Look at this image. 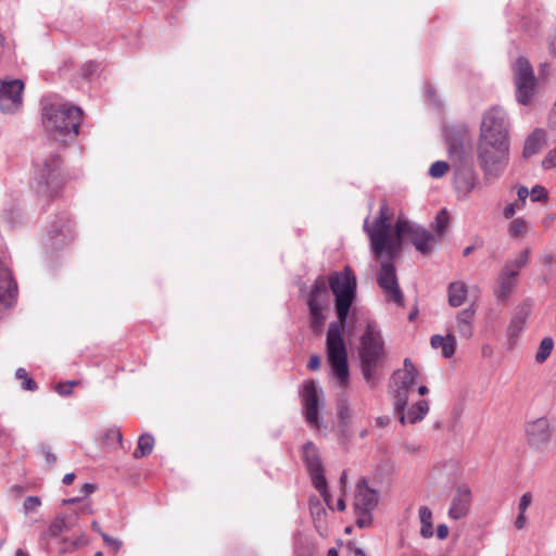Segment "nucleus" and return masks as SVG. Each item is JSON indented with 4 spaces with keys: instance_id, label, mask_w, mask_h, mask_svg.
<instances>
[{
    "instance_id": "nucleus-29",
    "label": "nucleus",
    "mask_w": 556,
    "mask_h": 556,
    "mask_svg": "<svg viewBox=\"0 0 556 556\" xmlns=\"http://www.w3.org/2000/svg\"><path fill=\"white\" fill-rule=\"evenodd\" d=\"M468 288L464 281L451 282L447 287V301L452 307L463 305L467 299Z\"/></svg>"
},
{
    "instance_id": "nucleus-38",
    "label": "nucleus",
    "mask_w": 556,
    "mask_h": 556,
    "mask_svg": "<svg viewBox=\"0 0 556 556\" xmlns=\"http://www.w3.org/2000/svg\"><path fill=\"white\" fill-rule=\"evenodd\" d=\"M448 168L450 166L445 161H437L430 166L429 175L432 178H441L447 173Z\"/></svg>"
},
{
    "instance_id": "nucleus-48",
    "label": "nucleus",
    "mask_w": 556,
    "mask_h": 556,
    "mask_svg": "<svg viewBox=\"0 0 556 556\" xmlns=\"http://www.w3.org/2000/svg\"><path fill=\"white\" fill-rule=\"evenodd\" d=\"M40 451L46 459V463L50 466H52L55 460H56V457L55 455L51 452L50 447L48 445H41L40 447Z\"/></svg>"
},
{
    "instance_id": "nucleus-32",
    "label": "nucleus",
    "mask_w": 556,
    "mask_h": 556,
    "mask_svg": "<svg viewBox=\"0 0 556 556\" xmlns=\"http://www.w3.org/2000/svg\"><path fill=\"white\" fill-rule=\"evenodd\" d=\"M419 519L421 523L420 535L429 539L433 535L432 511L427 506L419 508Z\"/></svg>"
},
{
    "instance_id": "nucleus-17",
    "label": "nucleus",
    "mask_w": 556,
    "mask_h": 556,
    "mask_svg": "<svg viewBox=\"0 0 556 556\" xmlns=\"http://www.w3.org/2000/svg\"><path fill=\"white\" fill-rule=\"evenodd\" d=\"M320 391L314 381L308 380L303 383L301 391L303 414L306 424L311 427H319L318 408L320 405Z\"/></svg>"
},
{
    "instance_id": "nucleus-51",
    "label": "nucleus",
    "mask_w": 556,
    "mask_h": 556,
    "mask_svg": "<svg viewBox=\"0 0 556 556\" xmlns=\"http://www.w3.org/2000/svg\"><path fill=\"white\" fill-rule=\"evenodd\" d=\"M307 367L311 370L319 369V367H320V357L318 355H312L309 361H308Z\"/></svg>"
},
{
    "instance_id": "nucleus-4",
    "label": "nucleus",
    "mask_w": 556,
    "mask_h": 556,
    "mask_svg": "<svg viewBox=\"0 0 556 556\" xmlns=\"http://www.w3.org/2000/svg\"><path fill=\"white\" fill-rule=\"evenodd\" d=\"M64 184L63 161L56 153L38 156L34 161L31 188L39 197L54 198Z\"/></svg>"
},
{
    "instance_id": "nucleus-56",
    "label": "nucleus",
    "mask_w": 556,
    "mask_h": 556,
    "mask_svg": "<svg viewBox=\"0 0 556 556\" xmlns=\"http://www.w3.org/2000/svg\"><path fill=\"white\" fill-rule=\"evenodd\" d=\"M526 513H520L518 514L517 518H516V521H515V527L517 529H522L526 525V516H525Z\"/></svg>"
},
{
    "instance_id": "nucleus-20",
    "label": "nucleus",
    "mask_w": 556,
    "mask_h": 556,
    "mask_svg": "<svg viewBox=\"0 0 556 556\" xmlns=\"http://www.w3.org/2000/svg\"><path fill=\"white\" fill-rule=\"evenodd\" d=\"M466 140L467 131L465 129L446 135L448 155L454 163H467L469 155L466 149Z\"/></svg>"
},
{
    "instance_id": "nucleus-40",
    "label": "nucleus",
    "mask_w": 556,
    "mask_h": 556,
    "mask_svg": "<svg viewBox=\"0 0 556 556\" xmlns=\"http://www.w3.org/2000/svg\"><path fill=\"white\" fill-rule=\"evenodd\" d=\"M99 70H100L99 63H97L94 61H89V62L83 64V66L80 68V73H81L83 78L89 79L93 75H96L99 72Z\"/></svg>"
},
{
    "instance_id": "nucleus-6",
    "label": "nucleus",
    "mask_w": 556,
    "mask_h": 556,
    "mask_svg": "<svg viewBox=\"0 0 556 556\" xmlns=\"http://www.w3.org/2000/svg\"><path fill=\"white\" fill-rule=\"evenodd\" d=\"M509 143L478 138L477 160L486 179L498 178L509 161Z\"/></svg>"
},
{
    "instance_id": "nucleus-49",
    "label": "nucleus",
    "mask_w": 556,
    "mask_h": 556,
    "mask_svg": "<svg viewBox=\"0 0 556 556\" xmlns=\"http://www.w3.org/2000/svg\"><path fill=\"white\" fill-rule=\"evenodd\" d=\"M531 502H532V496L530 493H525L520 501H519V505H518V509L520 513H526L527 509L529 508V506L531 505Z\"/></svg>"
},
{
    "instance_id": "nucleus-1",
    "label": "nucleus",
    "mask_w": 556,
    "mask_h": 556,
    "mask_svg": "<svg viewBox=\"0 0 556 556\" xmlns=\"http://www.w3.org/2000/svg\"><path fill=\"white\" fill-rule=\"evenodd\" d=\"M329 286L336 298L338 321L329 325L326 337L327 362L338 383L346 388L350 382L348 351L342 328L346 323L350 307L356 294V278L350 267L334 271L329 277Z\"/></svg>"
},
{
    "instance_id": "nucleus-43",
    "label": "nucleus",
    "mask_w": 556,
    "mask_h": 556,
    "mask_svg": "<svg viewBox=\"0 0 556 556\" xmlns=\"http://www.w3.org/2000/svg\"><path fill=\"white\" fill-rule=\"evenodd\" d=\"M154 445V439L150 434H141V456L149 455Z\"/></svg>"
},
{
    "instance_id": "nucleus-13",
    "label": "nucleus",
    "mask_w": 556,
    "mask_h": 556,
    "mask_svg": "<svg viewBox=\"0 0 556 556\" xmlns=\"http://www.w3.org/2000/svg\"><path fill=\"white\" fill-rule=\"evenodd\" d=\"M17 285L9 267L7 248L0 242V318L16 301Z\"/></svg>"
},
{
    "instance_id": "nucleus-14",
    "label": "nucleus",
    "mask_w": 556,
    "mask_h": 556,
    "mask_svg": "<svg viewBox=\"0 0 556 556\" xmlns=\"http://www.w3.org/2000/svg\"><path fill=\"white\" fill-rule=\"evenodd\" d=\"M419 371L409 358L404 361V369L395 372L394 380L397 384V391L394 402L395 410H403L407 406L409 393L414 390Z\"/></svg>"
},
{
    "instance_id": "nucleus-59",
    "label": "nucleus",
    "mask_w": 556,
    "mask_h": 556,
    "mask_svg": "<svg viewBox=\"0 0 556 556\" xmlns=\"http://www.w3.org/2000/svg\"><path fill=\"white\" fill-rule=\"evenodd\" d=\"M425 92H426L427 97L429 98V100L434 101L435 90L431 86H427Z\"/></svg>"
},
{
    "instance_id": "nucleus-41",
    "label": "nucleus",
    "mask_w": 556,
    "mask_h": 556,
    "mask_svg": "<svg viewBox=\"0 0 556 556\" xmlns=\"http://www.w3.org/2000/svg\"><path fill=\"white\" fill-rule=\"evenodd\" d=\"M22 218V214L17 208H8L3 213V219L11 226L14 227L17 223H20Z\"/></svg>"
},
{
    "instance_id": "nucleus-7",
    "label": "nucleus",
    "mask_w": 556,
    "mask_h": 556,
    "mask_svg": "<svg viewBox=\"0 0 556 556\" xmlns=\"http://www.w3.org/2000/svg\"><path fill=\"white\" fill-rule=\"evenodd\" d=\"M78 515L56 516L47 530L42 531L38 539L40 549L47 553L67 552V541L63 539V533L75 526Z\"/></svg>"
},
{
    "instance_id": "nucleus-42",
    "label": "nucleus",
    "mask_w": 556,
    "mask_h": 556,
    "mask_svg": "<svg viewBox=\"0 0 556 556\" xmlns=\"http://www.w3.org/2000/svg\"><path fill=\"white\" fill-rule=\"evenodd\" d=\"M101 536L105 546L113 553H116L122 547V542L115 538L110 536L109 534L101 532Z\"/></svg>"
},
{
    "instance_id": "nucleus-12",
    "label": "nucleus",
    "mask_w": 556,
    "mask_h": 556,
    "mask_svg": "<svg viewBox=\"0 0 556 556\" xmlns=\"http://www.w3.org/2000/svg\"><path fill=\"white\" fill-rule=\"evenodd\" d=\"M75 238L74 223L67 213H61L53 219L47 230L46 248L51 251H58Z\"/></svg>"
},
{
    "instance_id": "nucleus-61",
    "label": "nucleus",
    "mask_w": 556,
    "mask_h": 556,
    "mask_svg": "<svg viewBox=\"0 0 556 556\" xmlns=\"http://www.w3.org/2000/svg\"><path fill=\"white\" fill-rule=\"evenodd\" d=\"M526 202L517 200L516 202H513L511 205H515V211H521L525 207Z\"/></svg>"
},
{
    "instance_id": "nucleus-33",
    "label": "nucleus",
    "mask_w": 556,
    "mask_h": 556,
    "mask_svg": "<svg viewBox=\"0 0 556 556\" xmlns=\"http://www.w3.org/2000/svg\"><path fill=\"white\" fill-rule=\"evenodd\" d=\"M530 249L526 248L521 250L514 260H509L503 267H508L511 271H515L519 276L520 270L528 264L530 257Z\"/></svg>"
},
{
    "instance_id": "nucleus-55",
    "label": "nucleus",
    "mask_w": 556,
    "mask_h": 556,
    "mask_svg": "<svg viewBox=\"0 0 556 556\" xmlns=\"http://www.w3.org/2000/svg\"><path fill=\"white\" fill-rule=\"evenodd\" d=\"M517 195L518 200L526 202L527 198L530 195V191L527 187L521 186L518 188Z\"/></svg>"
},
{
    "instance_id": "nucleus-30",
    "label": "nucleus",
    "mask_w": 556,
    "mask_h": 556,
    "mask_svg": "<svg viewBox=\"0 0 556 556\" xmlns=\"http://www.w3.org/2000/svg\"><path fill=\"white\" fill-rule=\"evenodd\" d=\"M101 442L106 451H116L123 446V434L117 427H111L102 433Z\"/></svg>"
},
{
    "instance_id": "nucleus-64",
    "label": "nucleus",
    "mask_w": 556,
    "mask_h": 556,
    "mask_svg": "<svg viewBox=\"0 0 556 556\" xmlns=\"http://www.w3.org/2000/svg\"><path fill=\"white\" fill-rule=\"evenodd\" d=\"M14 556H29V555L26 551L18 548Z\"/></svg>"
},
{
    "instance_id": "nucleus-54",
    "label": "nucleus",
    "mask_w": 556,
    "mask_h": 556,
    "mask_svg": "<svg viewBox=\"0 0 556 556\" xmlns=\"http://www.w3.org/2000/svg\"><path fill=\"white\" fill-rule=\"evenodd\" d=\"M96 490V485L92 484V483H84L81 489H80V493L83 494V496H87L89 494H91L92 492H94Z\"/></svg>"
},
{
    "instance_id": "nucleus-58",
    "label": "nucleus",
    "mask_w": 556,
    "mask_h": 556,
    "mask_svg": "<svg viewBox=\"0 0 556 556\" xmlns=\"http://www.w3.org/2000/svg\"><path fill=\"white\" fill-rule=\"evenodd\" d=\"M75 479V473L71 472V473H66L64 477H63V480L62 482L66 485L68 484H72L73 481Z\"/></svg>"
},
{
    "instance_id": "nucleus-3",
    "label": "nucleus",
    "mask_w": 556,
    "mask_h": 556,
    "mask_svg": "<svg viewBox=\"0 0 556 556\" xmlns=\"http://www.w3.org/2000/svg\"><path fill=\"white\" fill-rule=\"evenodd\" d=\"M84 111L70 102L42 101V123L52 138L60 142H71L79 134Z\"/></svg>"
},
{
    "instance_id": "nucleus-44",
    "label": "nucleus",
    "mask_w": 556,
    "mask_h": 556,
    "mask_svg": "<svg viewBox=\"0 0 556 556\" xmlns=\"http://www.w3.org/2000/svg\"><path fill=\"white\" fill-rule=\"evenodd\" d=\"M74 386H76V381L60 382L55 387V391L62 396H68L72 394Z\"/></svg>"
},
{
    "instance_id": "nucleus-45",
    "label": "nucleus",
    "mask_w": 556,
    "mask_h": 556,
    "mask_svg": "<svg viewBox=\"0 0 556 556\" xmlns=\"http://www.w3.org/2000/svg\"><path fill=\"white\" fill-rule=\"evenodd\" d=\"M530 198L533 202H539L547 198L546 190L541 186H534L530 191Z\"/></svg>"
},
{
    "instance_id": "nucleus-24",
    "label": "nucleus",
    "mask_w": 556,
    "mask_h": 556,
    "mask_svg": "<svg viewBox=\"0 0 556 556\" xmlns=\"http://www.w3.org/2000/svg\"><path fill=\"white\" fill-rule=\"evenodd\" d=\"M456 169H455V178H454V182H455V187L458 191L460 192H465V193H469L471 192L476 185H477V178H476V174L475 172L472 170V168L470 166H466V163H458V165H456Z\"/></svg>"
},
{
    "instance_id": "nucleus-21",
    "label": "nucleus",
    "mask_w": 556,
    "mask_h": 556,
    "mask_svg": "<svg viewBox=\"0 0 556 556\" xmlns=\"http://www.w3.org/2000/svg\"><path fill=\"white\" fill-rule=\"evenodd\" d=\"M471 504V490L467 484H460L453 497L448 516L455 520L467 515Z\"/></svg>"
},
{
    "instance_id": "nucleus-15",
    "label": "nucleus",
    "mask_w": 556,
    "mask_h": 556,
    "mask_svg": "<svg viewBox=\"0 0 556 556\" xmlns=\"http://www.w3.org/2000/svg\"><path fill=\"white\" fill-rule=\"evenodd\" d=\"M383 257H386V261L381 262V268L377 277L378 285L383 290L386 294V300L388 302H392L399 306H403L404 296L397 282L393 258L382 256L380 260H382Z\"/></svg>"
},
{
    "instance_id": "nucleus-28",
    "label": "nucleus",
    "mask_w": 556,
    "mask_h": 556,
    "mask_svg": "<svg viewBox=\"0 0 556 556\" xmlns=\"http://www.w3.org/2000/svg\"><path fill=\"white\" fill-rule=\"evenodd\" d=\"M433 349H441L444 358H451L456 351V338L453 333L448 332L445 337L441 334H433L430 339Z\"/></svg>"
},
{
    "instance_id": "nucleus-57",
    "label": "nucleus",
    "mask_w": 556,
    "mask_h": 556,
    "mask_svg": "<svg viewBox=\"0 0 556 556\" xmlns=\"http://www.w3.org/2000/svg\"><path fill=\"white\" fill-rule=\"evenodd\" d=\"M548 50L553 56H556V36L549 38Z\"/></svg>"
},
{
    "instance_id": "nucleus-47",
    "label": "nucleus",
    "mask_w": 556,
    "mask_h": 556,
    "mask_svg": "<svg viewBox=\"0 0 556 556\" xmlns=\"http://www.w3.org/2000/svg\"><path fill=\"white\" fill-rule=\"evenodd\" d=\"M402 447L406 453H418L421 450V445L416 441H404Z\"/></svg>"
},
{
    "instance_id": "nucleus-60",
    "label": "nucleus",
    "mask_w": 556,
    "mask_h": 556,
    "mask_svg": "<svg viewBox=\"0 0 556 556\" xmlns=\"http://www.w3.org/2000/svg\"><path fill=\"white\" fill-rule=\"evenodd\" d=\"M336 508H337L339 511H343V510L345 509V502H344V498H343V497H340V498L337 501Z\"/></svg>"
},
{
    "instance_id": "nucleus-25",
    "label": "nucleus",
    "mask_w": 556,
    "mask_h": 556,
    "mask_svg": "<svg viewBox=\"0 0 556 556\" xmlns=\"http://www.w3.org/2000/svg\"><path fill=\"white\" fill-rule=\"evenodd\" d=\"M530 313V303H522L518 306L507 328V334L509 338L515 339L521 333Z\"/></svg>"
},
{
    "instance_id": "nucleus-35",
    "label": "nucleus",
    "mask_w": 556,
    "mask_h": 556,
    "mask_svg": "<svg viewBox=\"0 0 556 556\" xmlns=\"http://www.w3.org/2000/svg\"><path fill=\"white\" fill-rule=\"evenodd\" d=\"M553 348H554L553 339L549 337L544 338L540 343L539 351L536 352V355H535V361L538 363L545 362L547 359V357L551 355Z\"/></svg>"
},
{
    "instance_id": "nucleus-39",
    "label": "nucleus",
    "mask_w": 556,
    "mask_h": 556,
    "mask_svg": "<svg viewBox=\"0 0 556 556\" xmlns=\"http://www.w3.org/2000/svg\"><path fill=\"white\" fill-rule=\"evenodd\" d=\"M41 506V500L38 496H27L23 503V510L26 515L37 511Z\"/></svg>"
},
{
    "instance_id": "nucleus-2",
    "label": "nucleus",
    "mask_w": 556,
    "mask_h": 556,
    "mask_svg": "<svg viewBox=\"0 0 556 556\" xmlns=\"http://www.w3.org/2000/svg\"><path fill=\"white\" fill-rule=\"evenodd\" d=\"M390 207L384 202L374 223L369 225V217L364 222V230L367 233L370 248L376 258L388 256L395 258L402 247V239L409 237L410 242L422 254L431 253L439 239L424 227L405 218H397L395 233H391Z\"/></svg>"
},
{
    "instance_id": "nucleus-22",
    "label": "nucleus",
    "mask_w": 556,
    "mask_h": 556,
    "mask_svg": "<svg viewBox=\"0 0 556 556\" xmlns=\"http://www.w3.org/2000/svg\"><path fill=\"white\" fill-rule=\"evenodd\" d=\"M329 304V291L325 278L318 277L307 299L308 308H326Z\"/></svg>"
},
{
    "instance_id": "nucleus-11",
    "label": "nucleus",
    "mask_w": 556,
    "mask_h": 556,
    "mask_svg": "<svg viewBox=\"0 0 556 556\" xmlns=\"http://www.w3.org/2000/svg\"><path fill=\"white\" fill-rule=\"evenodd\" d=\"M303 459L311 475L313 485L320 493L329 508L333 509L334 507L331 505V495L327 489V481L318 451L312 442H308L303 446Z\"/></svg>"
},
{
    "instance_id": "nucleus-26",
    "label": "nucleus",
    "mask_w": 556,
    "mask_h": 556,
    "mask_svg": "<svg viewBox=\"0 0 556 556\" xmlns=\"http://www.w3.org/2000/svg\"><path fill=\"white\" fill-rule=\"evenodd\" d=\"M400 415L402 424H416L425 418L429 412V403L426 400H419L413 404L406 413L403 410H395Z\"/></svg>"
},
{
    "instance_id": "nucleus-63",
    "label": "nucleus",
    "mask_w": 556,
    "mask_h": 556,
    "mask_svg": "<svg viewBox=\"0 0 556 556\" xmlns=\"http://www.w3.org/2000/svg\"><path fill=\"white\" fill-rule=\"evenodd\" d=\"M551 123H552L553 125H556V102H555V106H554V109H553V112H552V114H551Z\"/></svg>"
},
{
    "instance_id": "nucleus-31",
    "label": "nucleus",
    "mask_w": 556,
    "mask_h": 556,
    "mask_svg": "<svg viewBox=\"0 0 556 556\" xmlns=\"http://www.w3.org/2000/svg\"><path fill=\"white\" fill-rule=\"evenodd\" d=\"M530 230V223L523 217H517L510 220L507 226V233L513 239L523 238Z\"/></svg>"
},
{
    "instance_id": "nucleus-27",
    "label": "nucleus",
    "mask_w": 556,
    "mask_h": 556,
    "mask_svg": "<svg viewBox=\"0 0 556 556\" xmlns=\"http://www.w3.org/2000/svg\"><path fill=\"white\" fill-rule=\"evenodd\" d=\"M547 142L544 129H534L526 139L523 147V155L526 157L536 154Z\"/></svg>"
},
{
    "instance_id": "nucleus-23",
    "label": "nucleus",
    "mask_w": 556,
    "mask_h": 556,
    "mask_svg": "<svg viewBox=\"0 0 556 556\" xmlns=\"http://www.w3.org/2000/svg\"><path fill=\"white\" fill-rule=\"evenodd\" d=\"M476 312V305L472 303L457 313L455 318V329L460 337L465 339H470L472 337Z\"/></svg>"
},
{
    "instance_id": "nucleus-16",
    "label": "nucleus",
    "mask_w": 556,
    "mask_h": 556,
    "mask_svg": "<svg viewBox=\"0 0 556 556\" xmlns=\"http://www.w3.org/2000/svg\"><path fill=\"white\" fill-rule=\"evenodd\" d=\"M24 84L20 79L0 83V110L4 114H14L23 105Z\"/></svg>"
},
{
    "instance_id": "nucleus-19",
    "label": "nucleus",
    "mask_w": 556,
    "mask_h": 556,
    "mask_svg": "<svg viewBox=\"0 0 556 556\" xmlns=\"http://www.w3.org/2000/svg\"><path fill=\"white\" fill-rule=\"evenodd\" d=\"M519 276L508 267H503L493 290V294L498 302H506L514 293L518 285Z\"/></svg>"
},
{
    "instance_id": "nucleus-37",
    "label": "nucleus",
    "mask_w": 556,
    "mask_h": 556,
    "mask_svg": "<svg viewBox=\"0 0 556 556\" xmlns=\"http://www.w3.org/2000/svg\"><path fill=\"white\" fill-rule=\"evenodd\" d=\"M15 377L22 380V388L26 391H36L38 389L37 382L29 378L27 371L24 368H17Z\"/></svg>"
},
{
    "instance_id": "nucleus-18",
    "label": "nucleus",
    "mask_w": 556,
    "mask_h": 556,
    "mask_svg": "<svg viewBox=\"0 0 556 556\" xmlns=\"http://www.w3.org/2000/svg\"><path fill=\"white\" fill-rule=\"evenodd\" d=\"M527 438L530 445L538 450H545L551 441L549 422L546 418H539L528 424Z\"/></svg>"
},
{
    "instance_id": "nucleus-52",
    "label": "nucleus",
    "mask_w": 556,
    "mask_h": 556,
    "mask_svg": "<svg viewBox=\"0 0 556 556\" xmlns=\"http://www.w3.org/2000/svg\"><path fill=\"white\" fill-rule=\"evenodd\" d=\"M448 535V528L446 525H439L437 527V536L440 539V540H444L446 539Z\"/></svg>"
},
{
    "instance_id": "nucleus-5",
    "label": "nucleus",
    "mask_w": 556,
    "mask_h": 556,
    "mask_svg": "<svg viewBox=\"0 0 556 556\" xmlns=\"http://www.w3.org/2000/svg\"><path fill=\"white\" fill-rule=\"evenodd\" d=\"M358 355L364 379L370 381L374 377V370L382 363L384 357V341L375 321L366 324L365 331L359 338Z\"/></svg>"
},
{
    "instance_id": "nucleus-62",
    "label": "nucleus",
    "mask_w": 556,
    "mask_h": 556,
    "mask_svg": "<svg viewBox=\"0 0 556 556\" xmlns=\"http://www.w3.org/2000/svg\"><path fill=\"white\" fill-rule=\"evenodd\" d=\"M79 501H80V497H72V498L63 500L62 503L64 505H67V504H75V503H77Z\"/></svg>"
},
{
    "instance_id": "nucleus-9",
    "label": "nucleus",
    "mask_w": 556,
    "mask_h": 556,
    "mask_svg": "<svg viewBox=\"0 0 556 556\" xmlns=\"http://www.w3.org/2000/svg\"><path fill=\"white\" fill-rule=\"evenodd\" d=\"M509 128L506 112L500 106H493L483 115L479 138L510 144Z\"/></svg>"
},
{
    "instance_id": "nucleus-53",
    "label": "nucleus",
    "mask_w": 556,
    "mask_h": 556,
    "mask_svg": "<svg viewBox=\"0 0 556 556\" xmlns=\"http://www.w3.org/2000/svg\"><path fill=\"white\" fill-rule=\"evenodd\" d=\"M516 214L515 205H511V203L507 204L503 210V216L506 219H513L514 215Z\"/></svg>"
},
{
    "instance_id": "nucleus-10",
    "label": "nucleus",
    "mask_w": 556,
    "mask_h": 556,
    "mask_svg": "<svg viewBox=\"0 0 556 556\" xmlns=\"http://www.w3.org/2000/svg\"><path fill=\"white\" fill-rule=\"evenodd\" d=\"M379 502L378 491L368 486L366 479L356 484L353 507L356 515V525L359 528L369 527L372 522L371 511Z\"/></svg>"
},
{
    "instance_id": "nucleus-36",
    "label": "nucleus",
    "mask_w": 556,
    "mask_h": 556,
    "mask_svg": "<svg viewBox=\"0 0 556 556\" xmlns=\"http://www.w3.org/2000/svg\"><path fill=\"white\" fill-rule=\"evenodd\" d=\"M448 226V215L446 210H441L438 215L435 216V219L432 224L433 229L435 230L437 235H434L439 240L441 239L443 232Z\"/></svg>"
},
{
    "instance_id": "nucleus-8",
    "label": "nucleus",
    "mask_w": 556,
    "mask_h": 556,
    "mask_svg": "<svg viewBox=\"0 0 556 556\" xmlns=\"http://www.w3.org/2000/svg\"><path fill=\"white\" fill-rule=\"evenodd\" d=\"M511 71L518 103L530 104L536 89V78L531 63L525 56H519L513 63Z\"/></svg>"
},
{
    "instance_id": "nucleus-34",
    "label": "nucleus",
    "mask_w": 556,
    "mask_h": 556,
    "mask_svg": "<svg viewBox=\"0 0 556 556\" xmlns=\"http://www.w3.org/2000/svg\"><path fill=\"white\" fill-rule=\"evenodd\" d=\"M309 309V324L315 332H319L324 327L326 317L324 315L325 308H308Z\"/></svg>"
},
{
    "instance_id": "nucleus-50",
    "label": "nucleus",
    "mask_w": 556,
    "mask_h": 556,
    "mask_svg": "<svg viewBox=\"0 0 556 556\" xmlns=\"http://www.w3.org/2000/svg\"><path fill=\"white\" fill-rule=\"evenodd\" d=\"M338 416L341 420H348L351 417L350 407L346 402H342L338 409Z\"/></svg>"
},
{
    "instance_id": "nucleus-46",
    "label": "nucleus",
    "mask_w": 556,
    "mask_h": 556,
    "mask_svg": "<svg viewBox=\"0 0 556 556\" xmlns=\"http://www.w3.org/2000/svg\"><path fill=\"white\" fill-rule=\"evenodd\" d=\"M542 166L545 169L556 167V148L551 150L548 154L542 161Z\"/></svg>"
}]
</instances>
